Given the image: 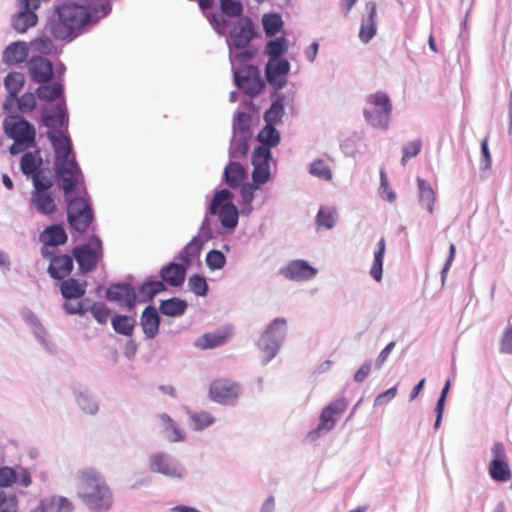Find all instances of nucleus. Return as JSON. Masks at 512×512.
I'll list each match as a JSON object with an SVG mask.
<instances>
[{"instance_id": "obj_52", "label": "nucleus", "mask_w": 512, "mask_h": 512, "mask_svg": "<svg viewBox=\"0 0 512 512\" xmlns=\"http://www.w3.org/2000/svg\"><path fill=\"white\" fill-rule=\"evenodd\" d=\"M206 263L212 270L222 269L226 263V258L221 251L211 250L207 253Z\"/></svg>"}, {"instance_id": "obj_12", "label": "nucleus", "mask_w": 512, "mask_h": 512, "mask_svg": "<svg viewBox=\"0 0 512 512\" xmlns=\"http://www.w3.org/2000/svg\"><path fill=\"white\" fill-rule=\"evenodd\" d=\"M492 460L488 465L490 477L497 482H507L512 477L505 447L502 443H494L491 448Z\"/></svg>"}, {"instance_id": "obj_64", "label": "nucleus", "mask_w": 512, "mask_h": 512, "mask_svg": "<svg viewBox=\"0 0 512 512\" xmlns=\"http://www.w3.org/2000/svg\"><path fill=\"white\" fill-rule=\"evenodd\" d=\"M63 309L67 314L84 315L87 312V308H84L81 302H65L63 304Z\"/></svg>"}, {"instance_id": "obj_29", "label": "nucleus", "mask_w": 512, "mask_h": 512, "mask_svg": "<svg viewBox=\"0 0 512 512\" xmlns=\"http://www.w3.org/2000/svg\"><path fill=\"white\" fill-rule=\"evenodd\" d=\"M28 57V48L23 42H14L6 47L3 52V62L7 65L22 63Z\"/></svg>"}, {"instance_id": "obj_3", "label": "nucleus", "mask_w": 512, "mask_h": 512, "mask_svg": "<svg viewBox=\"0 0 512 512\" xmlns=\"http://www.w3.org/2000/svg\"><path fill=\"white\" fill-rule=\"evenodd\" d=\"M79 497L92 511L105 512L113 504V494L104 479L93 469H85L79 476Z\"/></svg>"}, {"instance_id": "obj_31", "label": "nucleus", "mask_w": 512, "mask_h": 512, "mask_svg": "<svg viewBox=\"0 0 512 512\" xmlns=\"http://www.w3.org/2000/svg\"><path fill=\"white\" fill-rule=\"evenodd\" d=\"M230 337L231 334L228 331L206 333L196 340L195 345L203 350L213 349L226 343Z\"/></svg>"}, {"instance_id": "obj_23", "label": "nucleus", "mask_w": 512, "mask_h": 512, "mask_svg": "<svg viewBox=\"0 0 512 512\" xmlns=\"http://www.w3.org/2000/svg\"><path fill=\"white\" fill-rule=\"evenodd\" d=\"M72 502L63 496H51L42 499L31 512H71Z\"/></svg>"}, {"instance_id": "obj_28", "label": "nucleus", "mask_w": 512, "mask_h": 512, "mask_svg": "<svg viewBox=\"0 0 512 512\" xmlns=\"http://www.w3.org/2000/svg\"><path fill=\"white\" fill-rule=\"evenodd\" d=\"M160 317L154 307H146L141 316V326L145 336L152 339L159 330Z\"/></svg>"}, {"instance_id": "obj_59", "label": "nucleus", "mask_w": 512, "mask_h": 512, "mask_svg": "<svg viewBox=\"0 0 512 512\" xmlns=\"http://www.w3.org/2000/svg\"><path fill=\"white\" fill-rule=\"evenodd\" d=\"M447 394H448V380L445 382V384L442 388L440 398L438 399V402H437V405L435 408V412H436V420H435V424H434L435 428H438L440 426L443 411H444L445 399H446Z\"/></svg>"}, {"instance_id": "obj_4", "label": "nucleus", "mask_w": 512, "mask_h": 512, "mask_svg": "<svg viewBox=\"0 0 512 512\" xmlns=\"http://www.w3.org/2000/svg\"><path fill=\"white\" fill-rule=\"evenodd\" d=\"M392 113V103L388 94L378 91L366 97L363 114L366 121L375 128L386 129Z\"/></svg>"}, {"instance_id": "obj_10", "label": "nucleus", "mask_w": 512, "mask_h": 512, "mask_svg": "<svg viewBox=\"0 0 512 512\" xmlns=\"http://www.w3.org/2000/svg\"><path fill=\"white\" fill-rule=\"evenodd\" d=\"M6 134L14 141L24 142L26 146H34L36 131L32 124L21 116H10L4 121Z\"/></svg>"}, {"instance_id": "obj_60", "label": "nucleus", "mask_w": 512, "mask_h": 512, "mask_svg": "<svg viewBox=\"0 0 512 512\" xmlns=\"http://www.w3.org/2000/svg\"><path fill=\"white\" fill-rule=\"evenodd\" d=\"M500 351L502 353L512 354V327L508 326L501 338Z\"/></svg>"}, {"instance_id": "obj_40", "label": "nucleus", "mask_w": 512, "mask_h": 512, "mask_svg": "<svg viewBox=\"0 0 512 512\" xmlns=\"http://www.w3.org/2000/svg\"><path fill=\"white\" fill-rule=\"evenodd\" d=\"M288 48V42L284 37H278L274 40H270L266 43L264 53L268 55L269 59H281Z\"/></svg>"}, {"instance_id": "obj_24", "label": "nucleus", "mask_w": 512, "mask_h": 512, "mask_svg": "<svg viewBox=\"0 0 512 512\" xmlns=\"http://www.w3.org/2000/svg\"><path fill=\"white\" fill-rule=\"evenodd\" d=\"M40 242L43 244L42 248L48 246L56 247L65 244L67 241V234L61 225H51L46 227L39 235Z\"/></svg>"}, {"instance_id": "obj_15", "label": "nucleus", "mask_w": 512, "mask_h": 512, "mask_svg": "<svg viewBox=\"0 0 512 512\" xmlns=\"http://www.w3.org/2000/svg\"><path fill=\"white\" fill-rule=\"evenodd\" d=\"M41 254L45 259L50 260L47 272L53 279L63 280L71 274L74 264L70 255H54L48 248H42Z\"/></svg>"}, {"instance_id": "obj_26", "label": "nucleus", "mask_w": 512, "mask_h": 512, "mask_svg": "<svg viewBox=\"0 0 512 512\" xmlns=\"http://www.w3.org/2000/svg\"><path fill=\"white\" fill-rule=\"evenodd\" d=\"M150 468L154 472L170 477L180 478L183 475L182 469L168 462L162 454H156L150 458Z\"/></svg>"}, {"instance_id": "obj_50", "label": "nucleus", "mask_w": 512, "mask_h": 512, "mask_svg": "<svg viewBox=\"0 0 512 512\" xmlns=\"http://www.w3.org/2000/svg\"><path fill=\"white\" fill-rule=\"evenodd\" d=\"M190 290L197 296H205L208 291L206 279L200 275H192L188 280Z\"/></svg>"}, {"instance_id": "obj_33", "label": "nucleus", "mask_w": 512, "mask_h": 512, "mask_svg": "<svg viewBox=\"0 0 512 512\" xmlns=\"http://www.w3.org/2000/svg\"><path fill=\"white\" fill-rule=\"evenodd\" d=\"M42 163V158L38 151L27 152L21 157V171L27 177H32L41 171Z\"/></svg>"}, {"instance_id": "obj_13", "label": "nucleus", "mask_w": 512, "mask_h": 512, "mask_svg": "<svg viewBox=\"0 0 512 512\" xmlns=\"http://www.w3.org/2000/svg\"><path fill=\"white\" fill-rule=\"evenodd\" d=\"M348 407V402L344 398L337 399L327 405L320 414L318 426L307 435L311 441L317 439L321 433L331 431L335 426L334 415L342 414Z\"/></svg>"}, {"instance_id": "obj_54", "label": "nucleus", "mask_w": 512, "mask_h": 512, "mask_svg": "<svg viewBox=\"0 0 512 512\" xmlns=\"http://www.w3.org/2000/svg\"><path fill=\"white\" fill-rule=\"evenodd\" d=\"M17 482V470L5 466L0 468V487H11Z\"/></svg>"}, {"instance_id": "obj_35", "label": "nucleus", "mask_w": 512, "mask_h": 512, "mask_svg": "<svg viewBox=\"0 0 512 512\" xmlns=\"http://www.w3.org/2000/svg\"><path fill=\"white\" fill-rule=\"evenodd\" d=\"M159 309L160 312L164 315L179 317L185 313L187 309V303L185 300L173 297L162 301Z\"/></svg>"}, {"instance_id": "obj_6", "label": "nucleus", "mask_w": 512, "mask_h": 512, "mask_svg": "<svg viewBox=\"0 0 512 512\" xmlns=\"http://www.w3.org/2000/svg\"><path fill=\"white\" fill-rule=\"evenodd\" d=\"M67 200V220L72 229L78 232H84L93 220V212L83 196L66 198Z\"/></svg>"}, {"instance_id": "obj_34", "label": "nucleus", "mask_w": 512, "mask_h": 512, "mask_svg": "<svg viewBox=\"0 0 512 512\" xmlns=\"http://www.w3.org/2000/svg\"><path fill=\"white\" fill-rule=\"evenodd\" d=\"M385 251L386 242L385 239L382 237L377 244V249L374 252L373 263L370 268V275L377 282H380L382 280L383 260Z\"/></svg>"}, {"instance_id": "obj_7", "label": "nucleus", "mask_w": 512, "mask_h": 512, "mask_svg": "<svg viewBox=\"0 0 512 512\" xmlns=\"http://www.w3.org/2000/svg\"><path fill=\"white\" fill-rule=\"evenodd\" d=\"M287 330V323L284 318H276L266 328L260 338L259 346L267 355V359H272L284 339Z\"/></svg>"}, {"instance_id": "obj_44", "label": "nucleus", "mask_w": 512, "mask_h": 512, "mask_svg": "<svg viewBox=\"0 0 512 512\" xmlns=\"http://www.w3.org/2000/svg\"><path fill=\"white\" fill-rule=\"evenodd\" d=\"M418 188L420 192L419 200L429 212H432V205L435 201V194L431 186L423 179H417Z\"/></svg>"}, {"instance_id": "obj_20", "label": "nucleus", "mask_w": 512, "mask_h": 512, "mask_svg": "<svg viewBox=\"0 0 512 512\" xmlns=\"http://www.w3.org/2000/svg\"><path fill=\"white\" fill-rule=\"evenodd\" d=\"M106 298L128 309L134 308L137 302L135 289L128 284L111 285L106 291Z\"/></svg>"}, {"instance_id": "obj_38", "label": "nucleus", "mask_w": 512, "mask_h": 512, "mask_svg": "<svg viewBox=\"0 0 512 512\" xmlns=\"http://www.w3.org/2000/svg\"><path fill=\"white\" fill-rule=\"evenodd\" d=\"M4 85L9 93L7 101H12L24 85V75L20 72H11L5 77Z\"/></svg>"}, {"instance_id": "obj_21", "label": "nucleus", "mask_w": 512, "mask_h": 512, "mask_svg": "<svg viewBox=\"0 0 512 512\" xmlns=\"http://www.w3.org/2000/svg\"><path fill=\"white\" fill-rule=\"evenodd\" d=\"M28 73L36 83L45 84L53 77V65L51 61L42 57H32L27 63Z\"/></svg>"}, {"instance_id": "obj_11", "label": "nucleus", "mask_w": 512, "mask_h": 512, "mask_svg": "<svg viewBox=\"0 0 512 512\" xmlns=\"http://www.w3.org/2000/svg\"><path fill=\"white\" fill-rule=\"evenodd\" d=\"M72 255L83 273L94 270L102 257V246L99 239L91 244H83L73 248Z\"/></svg>"}, {"instance_id": "obj_18", "label": "nucleus", "mask_w": 512, "mask_h": 512, "mask_svg": "<svg viewBox=\"0 0 512 512\" xmlns=\"http://www.w3.org/2000/svg\"><path fill=\"white\" fill-rule=\"evenodd\" d=\"M290 64L286 59H269L265 67L267 81L275 89H281L286 84V75Z\"/></svg>"}, {"instance_id": "obj_49", "label": "nucleus", "mask_w": 512, "mask_h": 512, "mask_svg": "<svg viewBox=\"0 0 512 512\" xmlns=\"http://www.w3.org/2000/svg\"><path fill=\"white\" fill-rule=\"evenodd\" d=\"M90 311V313L93 315V317L95 318V320L100 323V324H105L107 323L109 317H110V314H111V311L110 309L103 303H99V302H96V303H93L88 309L87 311Z\"/></svg>"}, {"instance_id": "obj_56", "label": "nucleus", "mask_w": 512, "mask_h": 512, "mask_svg": "<svg viewBox=\"0 0 512 512\" xmlns=\"http://www.w3.org/2000/svg\"><path fill=\"white\" fill-rule=\"evenodd\" d=\"M36 106V98L33 93H25L18 99V109L23 113H29Z\"/></svg>"}, {"instance_id": "obj_9", "label": "nucleus", "mask_w": 512, "mask_h": 512, "mask_svg": "<svg viewBox=\"0 0 512 512\" xmlns=\"http://www.w3.org/2000/svg\"><path fill=\"white\" fill-rule=\"evenodd\" d=\"M256 35L255 26L249 17H240L236 20L229 32L228 47L230 50L243 49Z\"/></svg>"}, {"instance_id": "obj_47", "label": "nucleus", "mask_w": 512, "mask_h": 512, "mask_svg": "<svg viewBox=\"0 0 512 512\" xmlns=\"http://www.w3.org/2000/svg\"><path fill=\"white\" fill-rule=\"evenodd\" d=\"M220 8L223 14L228 17H239L243 12V6L240 1L220 0Z\"/></svg>"}, {"instance_id": "obj_63", "label": "nucleus", "mask_w": 512, "mask_h": 512, "mask_svg": "<svg viewBox=\"0 0 512 512\" xmlns=\"http://www.w3.org/2000/svg\"><path fill=\"white\" fill-rule=\"evenodd\" d=\"M249 145L246 139H238L235 140L232 144V157H242L245 156L248 152Z\"/></svg>"}, {"instance_id": "obj_36", "label": "nucleus", "mask_w": 512, "mask_h": 512, "mask_svg": "<svg viewBox=\"0 0 512 512\" xmlns=\"http://www.w3.org/2000/svg\"><path fill=\"white\" fill-rule=\"evenodd\" d=\"M259 142L270 150L271 147H275L280 142V133L272 124H267L260 130L257 135Z\"/></svg>"}, {"instance_id": "obj_51", "label": "nucleus", "mask_w": 512, "mask_h": 512, "mask_svg": "<svg viewBox=\"0 0 512 512\" xmlns=\"http://www.w3.org/2000/svg\"><path fill=\"white\" fill-rule=\"evenodd\" d=\"M190 419L197 430L205 429L214 423V417L206 411L194 413L190 416Z\"/></svg>"}, {"instance_id": "obj_22", "label": "nucleus", "mask_w": 512, "mask_h": 512, "mask_svg": "<svg viewBox=\"0 0 512 512\" xmlns=\"http://www.w3.org/2000/svg\"><path fill=\"white\" fill-rule=\"evenodd\" d=\"M31 206L41 215L50 216L57 210V205L49 191H45V186H37V190H32L30 194Z\"/></svg>"}, {"instance_id": "obj_62", "label": "nucleus", "mask_w": 512, "mask_h": 512, "mask_svg": "<svg viewBox=\"0 0 512 512\" xmlns=\"http://www.w3.org/2000/svg\"><path fill=\"white\" fill-rule=\"evenodd\" d=\"M31 45L37 52L45 54L50 53L53 48L52 41L45 37L35 39Z\"/></svg>"}, {"instance_id": "obj_5", "label": "nucleus", "mask_w": 512, "mask_h": 512, "mask_svg": "<svg viewBox=\"0 0 512 512\" xmlns=\"http://www.w3.org/2000/svg\"><path fill=\"white\" fill-rule=\"evenodd\" d=\"M232 200L233 194L222 189L215 193L209 206V213L217 215L222 226L229 230H233L238 223V210Z\"/></svg>"}, {"instance_id": "obj_57", "label": "nucleus", "mask_w": 512, "mask_h": 512, "mask_svg": "<svg viewBox=\"0 0 512 512\" xmlns=\"http://www.w3.org/2000/svg\"><path fill=\"white\" fill-rule=\"evenodd\" d=\"M257 189L253 184H244L240 189L241 204L247 206V212L251 211L250 205L254 199V192Z\"/></svg>"}, {"instance_id": "obj_37", "label": "nucleus", "mask_w": 512, "mask_h": 512, "mask_svg": "<svg viewBox=\"0 0 512 512\" xmlns=\"http://www.w3.org/2000/svg\"><path fill=\"white\" fill-rule=\"evenodd\" d=\"M282 17L278 13H266L262 17V25L266 36L273 37L283 28Z\"/></svg>"}, {"instance_id": "obj_41", "label": "nucleus", "mask_w": 512, "mask_h": 512, "mask_svg": "<svg viewBox=\"0 0 512 512\" xmlns=\"http://www.w3.org/2000/svg\"><path fill=\"white\" fill-rule=\"evenodd\" d=\"M36 94L40 100L52 101L62 96L63 86L59 82L41 85L36 89Z\"/></svg>"}, {"instance_id": "obj_25", "label": "nucleus", "mask_w": 512, "mask_h": 512, "mask_svg": "<svg viewBox=\"0 0 512 512\" xmlns=\"http://www.w3.org/2000/svg\"><path fill=\"white\" fill-rule=\"evenodd\" d=\"M160 275L164 282L171 286L178 287L182 285L185 280L186 265L183 263H170L161 269Z\"/></svg>"}, {"instance_id": "obj_2", "label": "nucleus", "mask_w": 512, "mask_h": 512, "mask_svg": "<svg viewBox=\"0 0 512 512\" xmlns=\"http://www.w3.org/2000/svg\"><path fill=\"white\" fill-rule=\"evenodd\" d=\"M91 13L89 8L75 2L59 5L48 23V30L58 40H72L90 24Z\"/></svg>"}, {"instance_id": "obj_46", "label": "nucleus", "mask_w": 512, "mask_h": 512, "mask_svg": "<svg viewBox=\"0 0 512 512\" xmlns=\"http://www.w3.org/2000/svg\"><path fill=\"white\" fill-rule=\"evenodd\" d=\"M161 420L165 427V435L170 441L177 442L184 439V436L179 430L177 424L171 419L170 416L164 414L161 416Z\"/></svg>"}, {"instance_id": "obj_8", "label": "nucleus", "mask_w": 512, "mask_h": 512, "mask_svg": "<svg viewBox=\"0 0 512 512\" xmlns=\"http://www.w3.org/2000/svg\"><path fill=\"white\" fill-rule=\"evenodd\" d=\"M234 79L237 86L250 96L260 94L265 87L261 72L256 66L245 65L234 70Z\"/></svg>"}, {"instance_id": "obj_17", "label": "nucleus", "mask_w": 512, "mask_h": 512, "mask_svg": "<svg viewBox=\"0 0 512 512\" xmlns=\"http://www.w3.org/2000/svg\"><path fill=\"white\" fill-rule=\"evenodd\" d=\"M208 224V220L205 219L200 228V232L198 235L194 236L191 241L181 250L179 254V259L186 266L190 265L192 261L200 255L204 243L210 238L209 229L205 228V225Z\"/></svg>"}, {"instance_id": "obj_32", "label": "nucleus", "mask_w": 512, "mask_h": 512, "mask_svg": "<svg viewBox=\"0 0 512 512\" xmlns=\"http://www.w3.org/2000/svg\"><path fill=\"white\" fill-rule=\"evenodd\" d=\"M246 177V169L237 162H230L224 170L226 184L231 188L240 186Z\"/></svg>"}, {"instance_id": "obj_61", "label": "nucleus", "mask_w": 512, "mask_h": 512, "mask_svg": "<svg viewBox=\"0 0 512 512\" xmlns=\"http://www.w3.org/2000/svg\"><path fill=\"white\" fill-rule=\"evenodd\" d=\"M31 178H32V182H33L32 190H37V186L39 185L41 187L45 186V191H49V189L53 186L51 179H49L47 176H45L43 170L36 173Z\"/></svg>"}, {"instance_id": "obj_19", "label": "nucleus", "mask_w": 512, "mask_h": 512, "mask_svg": "<svg viewBox=\"0 0 512 512\" xmlns=\"http://www.w3.org/2000/svg\"><path fill=\"white\" fill-rule=\"evenodd\" d=\"M281 274L289 280L305 281L317 274V269L305 260H292L280 270Z\"/></svg>"}, {"instance_id": "obj_55", "label": "nucleus", "mask_w": 512, "mask_h": 512, "mask_svg": "<svg viewBox=\"0 0 512 512\" xmlns=\"http://www.w3.org/2000/svg\"><path fill=\"white\" fill-rule=\"evenodd\" d=\"M316 221L319 226L330 229L335 224V213L331 210L320 209Z\"/></svg>"}, {"instance_id": "obj_39", "label": "nucleus", "mask_w": 512, "mask_h": 512, "mask_svg": "<svg viewBox=\"0 0 512 512\" xmlns=\"http://www.w3.org/2000/svg\"><path fill=\"white\" fill-rule=\"evenodd\" d=\"M37 15L31 11H19L13 20V27L16 31L24 33L28 28L36 25Z\"/></svg>"}, {"instance_id": "obj_1", "label": "nucleus", "mask_w": 512, "mask_h": 512, "mask_svg": "<svg viewBox=\"0 0 512 512\" xmlns=\"http://www.w3.org/2000/svg\"><path fill=\"white\" fill-rule=\"evenodd\" d=\"M42 122L51 129L47 137L54 150V170L67 197L83 183V174L76 162L71 139L62 130L68 124L65 104L58 103L43 111Z\"/></svg>"}, {"instance_id": "obj_53", "label": "nucleus", "mask_w": 512, "mask_h": 512, "mask_svg": "<svg viewBox=\"0 0 512 512\" xmlns=\"http://www.w3.org/2000/svg\"><path fill=\"white\" fill-rule=\"evenodd\" d=\"M421 147L422 142L420 139L412 140L411 142L406 144L403 147V156L401 159V163L405 165L410 158L417 156L421 151Z\"/></svg>"}, {"instance_id": "obj_45", "label": "nucleus", "mask_w": 512, "mask_h": 512, "mask_svg": "<svg viewBox=\"0 0 512 512\" xmlns=\"http://www.w3.org/2000/svg\"><path fill=\"white\" fill-rule=\"evenodd\" d=\"M284 115L283 99L275 100L270 108L264 113V120L267 124L275 125L279 123Z\"/></svg>"}, {"instance_id": "obj_16", "label": "nucleus", "mask_w": 512, "mask_h": 512, "mask_svg": "<svg viewBox=\"0 0 512 512\" xmlns=\"http://www.w3.org/2000/svg\"><path fill=\"white\" fill-rule=\"evenodd\" d=\"M271 152L268 148L258 146L252 153V164L254 166L252 172L253 182L257 185L266 183L270 178L269 160Z\"/></svg>"}, {"instance_id": "obj_30", "label": "nucleus", "mask_w": 512, "mask_h": 512, "mask_svg": "<svg viewBox=\"0 0 512 512\" xmlns=\"http://www.w3.org/2000/svg\"><path fill=\"white\" fill-rule=\"evenodd\" d=\"M366 7L369 10V14L366 19H363L359 31V38L364 43H368L376 33V5L370 2L366 4Z\"/></svg>"}, {"instance_id": "obj_14", "label": "nucleus", "mask_w": 512, "mask_h": 512, "mask_svg": "<svg viewBox=\"0 0 512 512\" xmlns=\"http://www.w3.org/2000/svg\"><path fill=\"white\" fill-rule=\"evenodd\" d=\"M239 395V384L229 379H217L210 385L209 397L214 402L220 404H231L238 399Z\"/></svg>"}, {"instance_id": "obj_43", "label": "nucleus", "mask_w": 512, "mask_h": 512, "mask_svg": "<svg viewBox=\"0 0 512 512\" xmlns=\"http://www.w3.org/2000/svg\"><path fill=\"white\" fill-rule=\"evenodd\" d=\"M309 173L324 181H331L333 178L330 166L323 159H315L310 164Z\"/></svg>"}, {"instance_id": "obj_58", "label": "nucleus", "mask_w": 512, "mask_h": 512, "mask_svg": "<svg viewBox=\"0 0 512 512\" xmlns=\"http://www.w3.org/2000/svg\"><path fill=\"white\" fill-rule=\"evenodd\" d=\"M230 50V58L231 61H237L239 63H246L250 59H252L255 55V50L250 48H243V49H234Z\"/></svg>"}, {"instance_id": "obj_42", "label": "nucleus", "mask_w": 512, "mask_h": 512, "mask_svg": "<svg viewBox=\"0 0 512 512\" xmlns=\"http://www.w3.org/2000/svg\"><path fill=\"white\" fill-rule=\"evenodd\" d=\"M111 323L117 333L125 336H130L135 326L134 318L125 315H115Z\"/></svg>"}, {"instance_id": "obj_27", "label": "nucleus", "mask_w": 512, "mask_h": 512, "mask_svg": "<svg viewBox=\"0 0 512 512\" xmlns=\"http://www.w3.org/2000/svg\"><path fill=\"white\" fill-rule=\"evenodd\" d=\"M86 288V281H80L75 278L63 279L60 284V292L67 300L81 298L85 295Z\"/></svg>"}, {"instance_id": "obj_48", "label": "nucleus", "mask_w": 512, "mask_h": 512, "mask_svg": "<svg viewBox=\"0 0 512 512\" xmlns=\"http://www.w3.org/2000/svg\"><path fill=\"white\" fill-rule=\"evenodd\" d=\"M18 499L15 494L0 490V512H17Z\"/></svg>"}]
</instances>
